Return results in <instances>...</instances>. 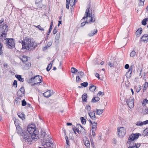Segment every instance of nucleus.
Returning a JSON list of instances; mask_svg holds the SVG:
<instances>
[{
    "mask_svg": "<svg viewBox=\"0 0 148 148\" xmlns=\"http://www.w3.org/2000/svg\"><path fill=\"white\" fill-rule=\"evenodd\" d=\"M24 41L21 40L20 41L22 45V49H30L31 48H35L37 46L36 43L32 41L31 39L27 38H25L24 40Z\"/></svg>",
    "mask_w": 148,
    "mask_h": 148,
    "instance_id": "obj_1",
    "label": "nucleus"
},
{
    "mask_svg": "<svg viewBox=\"0 0 148 148\" xmlns=\"http://www.w3.org/2000/svg\"><path fill=\"white\" fill-rule=\"evenodd\" d=\"M140 134L139 133L132 134L130 135L127 141V143L129 144L130 147L128 148H138L140 146V144L134 143V140L137 139Z\"/></svg>",
    "mask_w": 148,
    "mask_h": 148,
    "instance_id": "obj_2",
    "label": "nucleus"
},
{
    "mask_svg": "<svg viewBox=\"0 0 148 148\" xmlns=\"http://www.w3.org/2000/svg\"><path fill=\"white\" fill-rule=\"evenodd\" d=\"M85 19H86V21L85 22L83 21L81 24V26L82 27L84 26L86 23H87L88 21L92 22L95 21V18H93L92 17V10H86L85 15L81 21H83Z\"/></svg>",
    "mask_w": 148,
    "mask_h": 148,
    "instance_id": "obj_3",
    "label": "nucleus"
},
{
    "mask_svg": "<svg viewBox=\"0 0 148 148\" xmlns=\"http://www.w3.org/2000/svg\"><path fill=\"white\" fill-rule=\"evenodd\" d=\"M38 136L36 135L34 136L30 134H27L24 135L23 140L28 144H30L32 143L33 140L38 139Z\"/></svg>",
    "mask_w": 148,
    "mask_h": 148,
    "instance_id": "obj_4",
    "label": "nucleus"
},
{
    "mask_svg": "<svg viewBox=\"0 0 148 148\" xmlns=\"http://www.w3.org/2000/svg\"><path fill=\"white\" fill-rule=\"evenodd\" d=\"M27 130L29 133V134L33 135L34 136L35 135L38 136V132L36 129L35 125L34 124H31L28 125L27 128Z\"/></svg>",
    "mask_w": 148,
    "mask_h": 148,
    "instance_id": "obj_5",
    "label": "nucleus"
},
{
    "mask_svg": "<svg viewBox=\"0 0 148 148\" xmlns=\"http://www.w3.org/2000/svg\"><path fill=\"white\" fill-rule=\"evenodd\" d=\"M6 46L8 48L12 49L15 47V42L13 38H5Z\"/></svg>",
    "mask_w": 148,
    "mask_h": 148,
    "instance_id": "obj_6",
    "label": "nucleus"
},
{
    "mask_svg": "<svg viewBox=\"0 0 148 148\" xmlns=\"http://www.w3.org/2000/svg\"><path fill=\"white\" fill-rule=\"evenodd\" d=\"M42 77L39 75H36L34 77V79H32L34 80V84L32 85L34 86L40 84L42 82Z\"/></svg>",
    "mask_w": 148,
    "mask_h": 148,
    "instance_id": "obj_7",
    "label": "nucleus"
},
{
    "mask_svg": "<svg viewBox=\"0 0 148 148\" xmlns=\"http://www.w3.org/2000/svg\"><path fill=\"white\" fill-rule=\"evenodd\" d=\"M118 133L119 135L121 137L123 136L126 132L125 128L124 127H119L117 129Z\"/></svg>",
    "mask_w": 148,
    "mask_h": 148,
    "instance_id": "obj_8",
    "label": "nucleus"
},
{
    "mask_svg": "<svg viewBox=\"0 0 148 148\" xmlns=\"http://www.w3.org/2000/svg\"><path fill=\"white\" fill-rule=\"evenodd\" d=\"M77 126H78V131H77V132L78 134L80 133L83 135L86 134L85 130L80 124H77Z\"/></svg>",
    "mask_w": 148,
    "mask_h": 148,
    "instance_id": "obj_9",
    "label": "nucleus"
},
{
    "mask_svg": "<svg viewBox=\"0 0 148 148\" xmlns=\"http://www.w3.org/2000/svg\"><path fill=\"white\" fill-rule=\"evenodd\" d=\"M42 145L45 147H50L53 146V144L51 142L47 141V140H45L43 141L42 143Z\"/></svg>",
    "mask_w": 148,
    "mask_h": 148,
    "instance_id": "obj_10",
    "label": "nucleus"
},
{
    "mask_svg": "<svg viewBox=\"0 0 148 148\" xmlns=\"http://www.w3.org/2000/svg\"><path fill=\"white\" fill-rule=\"evenodd\" d=\"M126 103L129 108H130L134 106V101L132 98H130L129 99H127Z\"/></svg>",
    "mask_w": 148,
    "mask_h": 148,
    "instance_id": "obj_11",
    "label": "nucleus"
},
{
    "mask_svg": "<svg viewBox=\"0 0 148 148\" xmlns=\"http://www.w3.org/2000/svg\"><path fill=\"white\" fill-rule=\"evenodd\" d=\"M133 70V67L132 66H131L130 69H129V70L126 73V77L127 78H130L131 76L132 73V71Z\"/></svg>",
    "mask_w": 148,
    "mask_h": 148,
    "instance_id": "obj_12",
    "label": "nucleus"
},
{
    "mask_svg": "<svg viewBox=\"0 0 148 148\" xmlns=\"http://www.w3.org/2000/svg\"><path fill=\"white\" fill-rule=\"evenodd\" d=\"M94 112L95 111H94L93 112H88V114L92 120H95L96 119V117Z\"/></svg>",
    "mask_w": 148,
    "mask_h": 148,
    "instance_id": "obj_13",
    "label": "nucleus"
},
{
    "mask_svg": "<svg viewBox=\"0 0 148 148\" xmlns=\"http://www.w3.org/2000/svg\"><path fill=\"white\" fill-rule=\"evenodd\" d=\"M53 91L51 90H48L43 93L44 96L46 97H49L53 94Z\"/></svg>",
    "mask_w": 148,
    "mask_h": 148,
    "instance_id": "obj_14",
    "label": "nucleus"
},
{
    "mask_svg": "<svg viewBox=\"0 0 148 148\" xmlns=\"http://www.w3.org/2000/svg\"><path fill=\"white\" fill-rule=\"evenodd\" d=\"M1 28L2 29L3 32H6L8 31V27L6 24H4L2 27Z\"/></svg>",
    "mask_w": 148,
    "mask_h": 148,
    "instance_id": "obj_15",
    "label": "nucleus"
},
{
    "mask_svg": "<svg viewBox=\"0 0 148 148\" xmlns=\"http://www.w3.org/2000/svg\"><path fill=\"white\" fill-rule=\"evenodd\" d=\"M142 29L141 28H139L136 31V34L137 37H139L142 32Z\"/></svg>",
    "mask_w": 148,
    "mask_h": 148,
    "instance_id": "obj_16",
    "label": "nucleus"
},
{
    "mask_svg": "<svg viewBox=\"0 0 148 148\" xmlns=\"http://www.w3.org/2000/svg\"><path fill=\"white\" fill-rule=\"evenodd\" d=\"M97 32V29H95L94 30L91 31V32L89 33L88 35L89 36H94L95 34H96Z\"/></svg>",
    "mask_w": 148,
    "mask_h": 148,
    "instance_id": "obj_17",
    "label": "nucleus"
},
{
    "mask_svg": "<svg viewBox=\"0 0 148 148\" xmlns=\"http://www.w3.org/2000/svg\"><path fill=\"white\" fill-rule=\"evenodd\" d=\"M15 77L19 81L22 82L24 81V78H22L21 75H15Z\"/></svg>",
    "mask_w": 148,
    "mask_h": 148,
    "instance_id": "obj_18",
    "label": "nucleus"
},
{
    "mask_svg": "<svg viewBox=\"0 0 148 148\" xmlns=\"http://www.w3.org/2000/svg\"><path fill=\"white\" fill-rule=\"evenodd\" d=\"M82 99L83 101L86 102L87 98V94L84 93L82 96Z\"/></svg>",
    "mask_w": 148,
    "mask_h": 148,
    "instance_id": "obj_19",
    "label": "nucleus"
},
{
    "mask_svg": "<svg viewBox=\"0 0 148 148\" xmlns=\"http://www.w3.org/2000/svg\"><path fill=\"white\" fill-rule=\"evenodd\" d=\"M141 39L143 41H147L148 40V35L145 34L141 38Z\"/></svg>",
    "mask_w": 148,
    "mask_h": 148,
    "instance_id": "obj_20",
    "label": "nucleus"
},
{
    "mask_svg": "<svg viewBox=\"0 0 148 148\" xmlns=\"http://www.w3.org/2000/svg\"><path fill=\"white\" fill-rule=\"evenodd\" d=\"M60 34L58 33L56 34L55 38V42L57 43L58 42V40L59 39L60 37Z\"/></svg>",
    "mask_w": 148,
    "mask_h": 148,
    "instance_id": "obj_21",
    "label": "nucleus"
},
{
    "mask_svg": "<svg viewBox=\"0 0 148 148\" xmlns=\"http://www.w3.org/2000/svg\"><path fill=\"white\" fill-rule=\"evenodd\" d=\"M18 117L21 118L22 120H24L25 119V114L23 113H20L18 114Z\"/></svg>",
    "mask_w": 148,
    "mask_h": 148,
    "instance_id": "obj_22",
    "label": "nucleus"
},
{
    "mask_svg": "<svg viewBox=\"0 0 148 148\" xmlns=\"http://www.w3.org/2000/svg\"><path fill=\"white\" fill-rule=\"evenodd\" d=\"M25 92V89L23 87H22L20 90L17 92V94H19V93H22L24 94Z\"/></svg>",
    "mask_w": 148,
    "mask_h": 148,
    "instance_id": "obj_23",
    "label": "nucleus"
},
{
    "mask_svg": "<svg viewBox=\"0 0 148 148\" xmlns=\"http://www.w3.org/2000/svg\"><path fill=\"white\" fill-rule=\"evenodd\" d=\"M96 114L98 115H100L102 114L103 113V110L102 109H96Z\"/></svg>",
    "mask_w": 148,
    "mask_h": 148,
    "instance_id": "obj_24",
    "label": "nucleus"
},
{
    "mask_svg": "<svg viewBox=\"0 0 148 148\" xmlns=\"http://www.w3.org/2000/svg\"><path fill=\"white\" fill-rule=\"evenodd\" d=\"M96 89V86L93 85L90 86L89 88V89L90 91L93 92L95 91Z\"/></svg>",
    "mask_w": 148,
    "mask_h": 148,
    "instance_id": "obj_25",
    "label": "nucleus"
},
{
    "mask_svg": "<svg viewBox=\"0 0 148 148\" xmlns=\"http://www.w3.org/2000/svg\"><path fill=\"white\" fill-rule=\"evenodd\" d=\"M84 144L87 147L89 148L90 147V144L88 140H86L84 142Z\"/></svg>",
    "mask_w": 148,
    "mask_h": 148,
    "instance_id": "obj_26",
    "label": "nucleus"
},
{
    "mask_svg": "<svg viewBox=\"0 0 148 148\" xmlns=\"http://www.w3.org/2000/svg\"><path fill=\"white\" fill-rule=\"evenodd\" d=\"M92 125V129H95V130H96L97 125V123L95 122H93Z\"/></svg>",
    "mask_w": 148,
    "mask_h": 148,
    "instance_id": "obj_27",
    "label": "nucleus"
},
{
    "mask_svg": "<svg viewBox=\"0 0 148 148\" xmlns=\"http://www.w3.org/2000/svg\"><path fill=\"white\" fill-rule=\"evenodd\" d=\"M84 75V73L82 71H78L77 72V76L80 77H83Z\"/></svg>",
    "mask_w": 148,
    "mask_h": 148,
    "instance_id": "obj_28",
    "label": "nucleus"
},
{
    "mask_svg": "<svg viewBox=\"0 0 148 148\" xmlns=\"http://www.w3.org/2000/svg\"><path fill=\"white\" fill-rule=\"evenodd\" d=\"M53 25V21H52L51 22V23L50 28L49 29V31L48 32L47 35H49V34L50 33L52 29Z\"/></svg>",
    "mask_w": 148,
    "mask_h": 148,
    "instance_id": "obj_29",
    "label": "nucleus"
},
{
    "mask_svg": "<svg viewBox=\"0 0 148 148\" xmlns=\"http://www.w3.org/2000/svg\"><path fill=\"white\" fill-rule=\"evenodd\" d=\"M71 72L72 73H75L76 72H78V70L74 67H72L71 69Z\"/></svg>",
    "mask_w": 148,
    "mask_h": 148,
    "instance_id": "obj_30",
    "label": "nucleus"
},
{
    "mask_svg": "<svg viewBox=\"0 0 148 148\" xmlns=\"http://www.w3.org/2000/svg\"><path fill=\"white\" fill-rule=\"evenodd\" d=\"M143 135L144 136L148 135V128H147L144 131Z\"/></svg>",
    "mask_w": 148,
    "mask_h": 148,
    "instance_id": "obj_31",
    "label": "nucleus"
},
{
    "mask_svg": "<svg viewBox=\"0 0 148 148\" xmlns=\"http://www.w3.org/2000/svg\"><path fill=\"white\" fill-rule=\"evenodd\" d=\"M136 54V52L135 51H132L130 53V57H134L135 56Z\"/></svg>",
    "mask_w": 148,
    "mask_h": 148,
    "instance_id": "obj_32",
    "label": "nucleus"
},
{
    "mask_svg": "<svg viewBox=\"0 0 148 148\" xmlns=\"http://www.w3.org/2000/svg\"><path fill=\"white\" fill-rule=\"evenodd\" d=\"M148 21V18H146L144 19L142 22V24L144 25H145L146 24V22Z\"/></svg>",
    "mask_w": 148,
    "mask_h": 148,
    "instance_id": "obj_33",
    "label": "nucleus"
},
{
    "mask_svg": "<svg viewBox=\"0 0 148 148\" xmlns=\"http://www.w3.org/2000/svg\"><path fill=\"white\" fill-rule=\"evenodd\" d=\"M52 66V63H50L48 65L47 68V71H49L50 70V69H51V68Z\"/></svg>",
    "mask_w": 148,
    "mask_h": 148,
    "instance_id": "obj_34",
    "label": "nucleus"
},
{
    "mask_svg": "<svg viewBox=\"0 0 148 148\" xmlns=\"http://www.w3.org/2000/svg\"><path fill=\"white\" fill-rule=\"evenodd\" d=\"M86 109L87 110L88 112H90V110L91 109V107L89 105H86L85 107Z\"/></svg>",
    "mask_w": 148,
    "mask_h": 148,
    "instance_id": "obj_35",
    "label": "nucleus"
},
{
    "mask_svg": "<svg viewBox=\"0 0 148 148\" xmlns=\"http://www.w3.org/2000/svg\"><path fill=\"white\" fill-rule=\"evenodd\" d=\"M34 26L41 31H44V29L40 26V25H39L38 26L34 25Z\"/></svg>",
    "mask_w": 148,
    "mask_h": 148,
    "instance_id": "obj_36",
    "label": "nucleus"
},
{
    "mask_svg": "<svg viewBox=\"0 0 148 148\" xmlns=\"http://www.w3.org/2000/svg\"><path fill=\"white\" fill-rule=\"evenodd\" d=\"M88 85V83L87 82H85L82 83L81 84V85L85 87H86Z\"/></svg>",
    "mask_w": 148,
    "mask_h": 148,
    "instance_id": "obj_37",
    "label": "nucleus"
},
{
    "mask_svg": "<svg viewBox=\"0 0 148 148\" xmlns=\"http://www.w3.org/2000/svg\"><path fill=\"white\" fill-rule=\"evenodd\" d=\"M82 124L85 123L86 120L83 117H82L80 118Z\"/></svg>",
    "mask_w": 148,
    "mask_h": 148,
    "instance_id": "obj_38",
    "label": "nucleus"
},
{
    "mask_svg": "<svg viewBox=\"0 0 148 148\" xmlns=\"http://www.w3.org/2000/svg\"><path fill=\"white\" fill-rule=\"evenodd\" d=\"M21 60L23 62H25L27 60V58L26 56H23L21 59Z\"/></svg>",
    "mask_w": 148,
    "mask_h": 148,
    "instance_id": "obj_39",
    "label": "nucleus"
},
{
    "mask_svg": "<svg viewBox=\"0 0 148 148\" xmlns=\"http://www.w3.org/2000/svg\"><path fill=\"white\" fill-rule=\"evenodd\" d=\"M21 99L20 98H18L15 99V101L17 105H19L20 103Z\"/></svg>",
    "mask_w": 148,
    "mask_h": 148,
    "instance_id": "obj_40",
    "label": "nucleus"
},
{
    "mask_svg": "<svg viewBox=\"0 0 148 148\" xmlns=\"http://www.w3.org/2000/svg\"><path fill=\"white\" fill-rule=\"evenodd\" d=\"M32 79H34V77H33L31 78L29 80V82L30 83V84L32 85H33L32 84H34V80H32Z\"/></svg>",
    "mask_w": 148,
    "mask_h": 148,
    "instance_id": "obj_41",
    "label": "nucleus"
},
{
    "mask_svg": "<svg viewBox=\"0 0 148 148\" xmlns=\"http://www.w3.org/2000/svg\"><path fill=\"white\" fill-rule=\"evenodd\" d=\"M136 125L137 126H142L143 125V122L138 121L137 122L136 124Z\"/></svg>",
    "mask_w": 148,
    "mask_h": 148,
    "instance_id": "obj_42",
    "label": "nucleus"
},
{
    "mask_svg": "<svg viewBox=\"0 0 148 148\" xmlns=\"http://www.w3.org/2000/svg\"><path fill=\"white\" fill-rule=\"evenodd\" d=\"M148 103V100H147V99H144L142 102V104L143 105L144 104L145 105L146 103Z\"/></svg>",
    "mask_w": 148,
    "mask_h": 148,
    "instance_id": "obj_43",
    "label": "nucleus"
},
{
    "mask_svg": "<svg viewBox=\"0 0 148 148\" xmlns=\"http://www.w3.org/2000/svg\"><path fill=\"white\" fill-rule=\"evenodd\" d=\"M81 80L80 77L77 76L76 77V82L79 83Z\"/></svg>",
    "mask_w": 148,
    "mask_h": 148,
    "instance_id": "obj_44",
    "label": "nucleus"
},
{
    "mask_svg": "<svg viewBox=\"0 0 148 148\" xmlns=\"http://www.w3.org/2000/svg\"><path fill=\"white\" fill-rule=\"evenodd\" d=\"M101 95H104V93L103 92H102L99 91L97 93V97H99V96H100Z\"/></svg>",
    "mask_w": 148,
    "mask_h": 148,
    "instance_id": "obj_45",
    "label": "nucleus"
},
{
    "mask_svg": "<svg viewBox=\"0 0 148 148\" xmlns=\"http://www.w3.org/2000/svg\"><path fill=\"white\" fill-rule=\"evenodd\" d=\"M13 86L15 87H16L17 86V81L16 80H14L13 83Z\"/></svg>",
    "mask_w": 148,
    "mask_h": 148,
    "instance_id": "obj_46",
    "label": "nucleus"
},
{
    "mask_svg": "<svg viewBox=\"0 0 148 148\" xmlns=\"http://www.w3.org/2000/svg\"><path fill=\"white\" fill-rule=\"evenodd\" d=\"M27 104V103L25 99L23 100L22 101V105L25 106Z\"/></svg>",
    "mask_w": 148,
    "mask_h": 148,
    "instance_id": "obj_47",
    "label": "nucleus"
},
{
    "mask_svg": "<svg viewBox=\"0 0 148 148\" xmlns=\"http://www.w3.org/2000/svg\"><path fill=\"white\" fill-rule=\"evenodd\" d=\"M66 8L67 9H69V4L70 3V1H66Z\"/></svg>",
    "mask_w": 148,
    "mask_h": 148,
    "instance_id": "obj_48",
    "label": "nucleus"
},
{
    "mask_svg": "<svg viewBox=\"0 0 148 148\" xmlns=\"http://www.w3.org/2000/svg\"><path fill=\"white\" fill-rule=\"evenodd\" d=\"M77 127H75V126L73 125L72 128L73 131H76L77 132V131H78V126H77Z\"/></svg>",
    "mask_w": 148,
    "mask_h": 148,
    "instance_id": "obj_49",
    "label": "nucleus"
},
{
    "mask_svg": "<svg viewBox=\"0 0 148 148\" xmlns=\"http://www.w3.org/2000/svg\"><path fill=\"white\" fill-rule=\"evenodd\" d=\"M96 130H95V129H92V135L93 136H95V131Z\"/></svg>",
    "mask_w": 148,
    "mask_h": 148,
    "instance_id": "obj_50",
    "label": "nucleus"
},
{
    "mask_svg": "<svg viewBox=\"0 0 148 148\" xmlns=\"http://www.w3.org/2000/svg\"><path fill=\"white\" fill-rule=\"evenodd\" d=\"M46 135V133L45 132L42 131L41 132V135L43 136V137H45V136Z\"/></svg>",
    "mask_w": 148,
    "mask_h": 148,
    "instance_id": "obj_51",
    "label": "nucleus"
},
{
    "mask_svg": "<svg viewBox=\"0 0 148 148\" xmlns=\"http://www.w3.org/2000/svg\"><path fill=\"white\" fill-rule=\"evenodd\" d=\"M144 111V114H148V108H146Z\"/></svg>",
    "mask_w": 148,
    "mask_h": 148,
    "instance_id": "obj_52",
    "label": "nucleus"
},
{
    "mask_svg": "<svg viewBox=\"0 0 148 148\" xmlns=\"http://www.w3.org/2000/svg\"><path fill=\"white\" fill-rule=\"evenodd\" d=\"M6 34L5 32L2 33L1 35V36L2 37H4L5 38L6 37Z\"/></svg>",
    "mask_w": 148,
    "mask_h": 148,
    "instance_id": "obj_53",
    "label": "nucleus"
},
{
    "mask_svg": "<svg viewBox=\"0 0 148 148\" xmlns=\"http://www.w3.org/2000/svg\"><path fill=\"white\" fill-rule=\"evenodd\" d=\"M108 64L111 67L114 66V64L112 63L109 62Z\"/></svg>",
    "mask_w": 148,
    "mask_h": 148,
    "instance_id": "obj_54",
    "label": "nucleus"
},
{
    "mask_svg": "<svg viewBox=\"0 0 148 148\" xmlns=\"http://www.w3.org/2000/svg\"><path fill=\"white\" fill-rule=\"evenodd\" d=\"M65 139H66V144L68 145H69V139H68V137L66 136V137H65Z\"/></svg>",
    "mask_w": 148,
    "mask_h": 148,
    "instance_id": "obj_55",
    "label": "nucleus"
},
{
    "mask_svg": "<svg viewBox=\"0 0 148 148\" xmlns=\"http://www.w3.org/2000/svg\"><path fill=\"white\" fill-rule=\"evenodd\" d=\"M24 94L21 93H19V94H17L19 96V97H23L24 96Z\"/></svg>",
    "mask_w": 148,
    "mask_h": 148,
    "instance_id": "obj_56",
    "label": "nucleus"
},
{
    "mask_svg": "<svg viewBox=\"0 0 148 148\" xmlns=\"http://www.w3.org/2000/svg\"><path fill=\"white\" fill-rule=\"evenodd\" d=\"M148 85V83L145 82L144 84V88H145V89H146Z\"/></svg>",
    "mask_w": 148,
    "mask_h": 148,
    "instance_id": "obj_57",
    "label": "nucleus"
},
{
    "mask_svg": "<svg viewBox=\"0 0 148 148\" xmlns=\"http://www.w3.org/2000/svg\"><path fill=\"white\" fill-rule=\"evenodd\" d=\"M56 27L54 29L53 31V33L54 34H56L58 32L57 30L56 29Z\"/></svg>",
    "mask_w": 148,
    "mask_h": 148,
    "instance_id": "obj_58",
    "label": "nucleus"
},
{
    "mask_svg": "<svg viewBox=\"0 0 148 148\" xmlns=\"http://www.w3.org/2000/svg\"><path fill=\"white\" fill-rule=\"evenodd\" d=\"M129 67V66L128 64H127L125 66V68L126 69H128Z\"/></svg>",
    "mask_w": 148,
    "mask_h": 148,
    "instance_id": "obj_59",
    "label": "nucleus"
},
{
    "mask_svg": "<svg viewBox=\"0 0 148 148\" xmlns=\"http://www.w3.org/2000/svg\"><path fill=\"white\" fill-rule=\"evenodd\" d=\"M75 1H74V2L73 3V4H72L71 3L70 4V6L71 7H73L74 6H75Z\"/></svg>",
    "mask_w": 148,
    "mask_h": 148,
    "instance_id": "obj_60",
    "label": "nucleus"
},
{
    "mask_svg": "<svg viewBox=\"0 0 148 148\" xmlns=\"http://www.w3.org/2000/svg\"><path fill=\"white\" fill-rule=\"evenodd\" d=\"M97 101L95 99V97H93L92 100V102L93 103L96 102Z\"/></svg>",
    "mask_w": 148,
    "mask_h": 148,
    "instance_id": "obj_61",
    "label": "nucleus"
},
{
    "mask_svg": "<svg viewBox=\"0 0 148 148\" xmlns=\"http://www.w3.org/2000/svg\"><path fill=\"white\" fill-rule=\"evenodd\" d=\"M143 125H146L148 124V120H146L145 121L143 122Z\"/></svg>",
    "mask_w": 148,
    "mask_h": 148,
    "instance_id": "obj_62",
    "label": "nucleus"
},
{
    "mask_svg": "<svg viewBox=\"0 0 148 148\" xmlns=\"http://www.w3.org/2000/svg\"><path fill=\"white\" fill-rule=\"evenodd\" d=\"M52 44V43L51 42H48V43L47 46H48V47H49Z\"/></svg>",
    "mask_w": 148,
    "mask_h": 148,
    "instance_id": "obj_63",
    "label": "nucleus"
},
{
    "mask_svg": "<svg viewBox=\"0 0 148 148\" xmlns=\"http://www.w3.org/2000/svg\"><path fill=\"white\" fill-rule=\"evenodd\" d=\"M95 97L97 102L99 101L100 98L98 97L97 96V97Z\"/></svg>",
    "mask_w": 148,
    "mask_h": 148,
    "instance_id": "obj_64",
    "label": "nucleus"
}]
</instances>
